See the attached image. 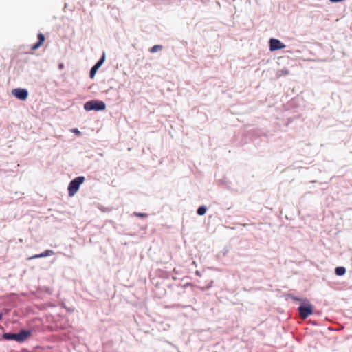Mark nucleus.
<instances>
[{"label":"nucleus","instance_id":"nucleus-13","mask_svg":"<svg viewBox=\"0 0 352 352\" xmlns=\"http://www.w3.org/2000/svg\"><path fill=\"white\" fill-rule=\"evenodd\" d=\"M134 214L137 217H147V214L146 213H137V212H135Z\"/></svg>","mask_w":352,"mask_h":352},{"label":"nucleus","instance_id":"nucleus-4","mask_svg":"<svg viewBox=\"0 0 352 352\" xmlns=\"http://www.w3.org/2000/svg\"><path fill=\"white\" fill-rule=\"evenodd\" d=\"M313 305L308 303L305 305H300L298 308L299 315L302 319L307 318L313 314Z\"/></svg>","mask_w":352,"mask_h":352},{"label":"nucleus","instance_id":"nucleus-14","mask_svg":"<svg viewBox=\"0 0 352 352\" xmlns=\"http://www.w3.org/2000/svg\"><path fill=\"white\" fill-rule=\"evenodd\" d=\"M3 314L0 313V320L2 319Z\"/></svg>","mask_w":352,"mask_h":352},{"label":"nucleus","instance_id":"nucleus-1","mask_svg":"<svg viewBox=\"0 0 352 352\" xmlns=\"http://www.w3.org/2000/svg\"><path fill=\"white\" fill-rule=\"evenodd\" d=\"M32 335V331L30 330L22 329L18 333H3L2 337L5 340H12L18 342H23L26 340Z\"/></svg>","mask_w":352,"mask_h":352},{"label":"nucleus","instance_id":"nucleus-7","mask_svg":"<svg viewBox=\"0 0 352 352\" xmlns=\"http://www.w3.org/2000/svg\"><path fill=\"white\" fill-rule=\"evenodd\" d=\"M105 59V55L103 54L102 58L97 62V63L91 69L90 71V78H94L97 70L101 67L103 64Z\"/></svg>","mask_w":352,"mask_h":352},{"label":"nucleus","instance_id":"nucleus-3","mask_svg":"<svg viewBox=\"0 0 352 352\" xmlns=\"http://www.w3.org/2000/svg\"><path fill=\"white\" fill-rule=\"evenodd\" d=\"M84 108L86 111H103L106 109V104L102 101L90 100L85 104Z\"/></svg>","mask_w":352,"mask_h":352},{"label":"nucleus","instance_id":"nucleus-9","mask_svg":"<svg viewBox=\"0 0 352 352\" xmlns=\"http://www.w3.org/2000/svg\"><path fill=\"white\" fill-rule=\"evenodd\" d=\"M52 254H54V252L52 250H47L45 252H44L43 253H41L39 254H36V255L29 257L28 260H31V259L36 258L46 257V256H50Z\"/></svg>","mask_w":352,"mask_h":352},{"label":"nucleus","instance_id":"nucleus-8","mask_svg":"<svg viewBox=\"0 0 352 352\" xmlns=\"http://www.w3.org/2000/svg\"><path fill=\"white\" fill-rule=\"evenodd\" d=\"M38 41L32 45V50H36L43 45V42L45 41V36L42 33H39L38 34Z\"/></svg>","mask_w":352,"mask_h":352},{"label":"nucleus","instance_id":"nucleus-10","mask_svg":"<svg viewBox=\"0 0 352 352\" xmlns=\"http://www.w3.org/2000/svg\"><path fill=\"white\" fill-rule=\"evenodd\" d=\"M335 271L338 276H342L346 273V269L344 267H338Z\"/></svg>","mask_w":352,"mask_h":352},{"label":"nucleus","instance_id":"nucleus-2","mask_svg":"<svg viewBox=\"0 0 352 352\" xmlns=\"http://www.w3.org/2000/svg\"><path fill=\"white\" fill-rule=\"evenodd\" d=\"M85 177L79 176L73 179L69 184L68 192L70 197L74 196L78 190L80 186L84 182Z\"/></svg>","mask_w":352,"mask_h":352},{"label":"nucleus","instance_id":"nucleus-11","mask_svg":"<svg viewBox=\"0 0 352 352\" xmlns=\"http://www.w3.org/2000/svg\"><path fill=\"white\" fill-rule=\"evenodd\" d=\"M206 207L202 206L197 209V214L200 216L204 215L206 212Z\"/></svg>","mask_w":352,"mask_h":352},{"label":"nucleus","instance_id":"nucleus-5","mask_svg":"<svg viewBox=\"0 0 352 352\" xmlns=\"http://www.w3.org/2000/svg\"><path fill=\"white\" fill-rule=\"evenodd\" d=\"M12 94L21 100H25L28 96V91L25 89H14L12 91Z\"/></svg>","mask_w":352,"mask_h":352},{"label":"nucleus","instance_id":"nucleus-6","mask_svg":"<svg viewBox=\"0 0 352 352\" xmlns=\"http://www.w3.org/2000/svg\"><path fill=\"white\" fill-rule=\"evenodd\" d=\"M285 45L282 43L279 40L276 38H271L270 41V50L271 51H275L277 50L283 49Z\"/></svg>","mask_w":352,"mask_h":352},{"label":"nucleus","instance_id":"nucleus-12","mask_svg":"<svg viewBox=\"0 0 352 352\" xmlns=\"http://www.w3.org/2000/svg\"><path fill=\"white\" fill-rule=\"evenodd\" d=\"M162 49V45H154L153 47H152L150 49V52L151 53H155V52H157L159 50H161Z\"/></svg>","mask_w":352,"mask_h":352}]
</instances>
